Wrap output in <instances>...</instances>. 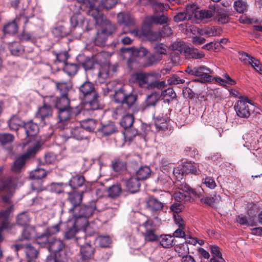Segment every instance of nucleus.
I'll use <instances>...</instances> for the list:
<instances>
[{"mask_svg": "<svg viewBox=\"0 0 262 262\" xmlns=\"http://www.w3.org/2000/svg\"><path fill=\"white\" fill-rule=\"evenodd\" d=\"M78 89L79 97L82 99L85 107L87 110L95 111L101 108L98 93L92 82H84Z\"/></svg>", "mask_w": 262, "mask_h": 262, "instance_id": "1", "label": "nucleus"}, {"mask_svg": "<svg viewBox=\"0 0 262 262\" xmlns=\"http://www.w3.org/2000/svg\"><path fill=\"white\" fill-rule=\"evenodd\" d=\"M182 189L191 194L194 199H200V202L209 206H213L215 204L218 203L221 200L219 195L214 194L213 195L208 196L204 195L203 190L199 188L198 190L192 188L189 185H182Z\"/></svg>", "mask_w": 262, "mask_h": 262, "instance_id": "2", "label": "nucleus"}, {"mask_svg": "<svg viewBox=\"0 0 262 262\" xmlns=\"http://www.w3.org/2000/svg\"><path fill=\"white\" fill-rule=\"evenodd\" d=\"M138 97L136 92L132 91L127 93L123 86L115 91L114 94V101L122 105H126L128 108H130L136 104Z\"/></svg>", "mask_w": 262, "mask_h": 262, "instance_id": "3", "label": "nucleus"}, {"mask_svg": "<svg viewBox=\"0 0 262 262\" xmlns=\"http://www.w3.org/2000/svg\"><path fill=\"white\" fill-rule=\"evenodd\" d=\"M89 15L92 16L98 25L101 27V31L108 36L115 33L116 27L115 24L112 23L98 8L89 12Z\"/></svg>", "mask_w": 262, "mask_h": 262, "instance_id": "4", "label": "nucleus"}, {"mask_svg": "<svg viewBox=\"0 0 262 262\" xmlns=\"http://www.w3.org/2000/svg\"><path fill=\"white\" fill-rule=\"evenodd\" d=\"M171 48L173 50L178 51L186 58L201 59L205 56L203 52H199L197 49L190 47L184 42H174Z\"/></svg>", "mask_w": 262, "mask_h": 262, "instance_id": "5", "label": "nucleus"}, {"mask_svg": "<svg viewBox=\"0 0 262 262\" xmlns=\"http://www.w3.org/2000/svg\"><path fill=\"white\" fill-rule=\"evenodd\" d=\"M100 200L92 201L86 204H82L75 210L77 215H81L87 219L92 217L96 210L101 211L103 209L100 207Z\"/></svg>", "mask_w": 262, "mask_h": 262, "instance_id": "6", "label": "nucleus"}, {"mask_svg": "<svg viewBox=\"0 0 262 262\" xmlns=\"http://www.w3.org/2000/svg\"><path fill=\"white\" fill-rule=\"evenodd\" d=\"M144 228L145 231L141 233L146 242H155L159 239L160 236L157 233V228L154 221L151 219H147L140 225Z\"/></svg>", "mask_w": 262, "mask_h": 262, "instance_id": "7", "label": "nucleus"}, {"mask_svg": "<svg viewBox=\"0 0 262 262\" xmlns=\"http://www.w3.org/2000/svg\"><path fill=\"white\" fill-rule=\"evenodd\" d=\"M16 20L19 23L24 24L23 28L26 30H31L36 26L37 21L33 14H29V10L23 9L16 17Z\"/></svg>", "mask_w": 262, "mask_h": 262, "instance_id": "8", "label": "nucleus"}, {"mask_svg": "<svg viewBox=\"0 0 262 262\" xmlns=\"http://www.w3.org/2000/svg\"><path fill=\"white\" fill-rule=\"evenodd\" d=\"M252 105L247 99H242L236 101L234 110L236 115L240 118H248L251 115Z\"/></svg>", "mask_w": 262, "mask_h": 262, "instance_id": "9", "label": "nucleus"}, {"mask_svg": "<svg viewBox=\"0 0 262 262\" xmlns=\"http://www.w3.org/2000/svg\"><path fill=\"white\" fill-rule=\"evenodd\" d=\"M15 186V183L12 178L9 177L6 179L1 181L0 185V192H6L7 195L3 196V201L10 204L11 203V196L12 195V190Z\"/></svg>", "mask_w": 262, "mask_h": 262, "instance_id": "10", "label": "nucleus"}, {"mask_svg": "<svg viewBox=\"0 0 262 262\" xmlns=\"http://www.w3.org/2000/svg\"><path fill=\"white\" fill-rule=\"evenodd\" d=\"M72 216L67 221V225L69 226L75 227L78 230L85 229L89 224V219L78 214L75 211L70 212Z\"/></svg>", "mask_w": 262, "mask_h": 262, "instance_id": "11", "label": "nucleus"}, {"mask_svg": "<svg viewBox=\"0 0 262 262\" xmlns=\"http://www.w3.org/2000/svg\"><path fill=\"white\" fill-rule=\"evenodd\" d=\"M52 115V107L50 105L44 103L42 106L38 107L35 113V118L39 120L42 125H45L46 124V120L51 117Z\"/></svg>", "mask_w": 262, "mask_h": 262, "instance_id": "12", "label": "nucleus"}, {"mask_svg": "<svg viewBox=\"0 0 262 262\" xmlns=\"http://www.w3.org/2000/svg\"><path fill=\"white\" fill-rule=\"evenodd\" d=\"M118 132L115 122L109 121L107 123H100L96 133L102 137H108Z\"/></svg>", "mask_w": 262, "mask_h": 262, "instance_id": "13", "label": "nucleus"}, {"mask_svg": "<svg viewBox=\"0 0 262 262\" xmlns=\"http://www.w3.org/2000/svg\"><path fill=\"white\" fill-rule=\"evenodd\" d=\"M83 193V191L78 192L75 190L68 192L67 200L72 205L69 209L70 212L75 211L81 205Z\"/></svg>", "mask_w": 262, "mask_h": 262, "instance_id": "14", "label": "nucleus"}, {"mask_svg": "<svg viewBox=\"0 0 262 262\" xmlns=\"http://www.w3.org/2000/svg\"><path fill=\"white\" fill-rule=\"evenodd\" d=\"M217 4H210L209 5L208 9H203L198 11L193 6L194 17L197 19L203 20L206 19H209L214 16L215 14V9Z\"/></svg>", "mask_w": 262, "mask_h": 262, "instance_id": "15", "label": "nucleus"}, {"mask_svg": "<svg viewBox=\"0 0 262 262\" xmlns=\"http://www.w3.org/2000/svg\"><path fill=\"white\" fill-rule=\"evenodd\" d=\"M212 71L205 66L195 67L194 76H197L198 79L196 81L202 83L211 82L213 79V77L209 75Z\"/></svg>", "mask_w": 262, "mask_h": 262, "instance_id": "16", "label": "nucleus"}, {"mask_svg": "<svg viewBox=\"0 0 262 262\" xmlns=\"http://www.w3.org/2000/svg\"><path fill=\"white\" fill-rule=\"evenodd\" d=\"M64 246L65 244L62 240L52 237L51 240L49 241L47 248L51 253L50 255L57 257V254L63 249Z\"/></svg>", "mask_w": 262, "mask_h": 262, "instance_id": "17", "label": "nucleus"}, {"mask_svg": "<svg viewBox=\"0 0 262 262\" xmlns=\"http://www.w3.org/2000/svg\"><path fill=\"white\" fill-rule=\"evenodd\" d=\"M131 33L134 34L135 36H138L139 37L144 36L147 40L151 41H158L161 39L162 34L159 32H154L151 30H134Z\"/></svg>", "mask_w": 262, "mask_h": 262, "instance_id": "18", "label": "nucleus"}, {"mask_svg": "<svg viewBox=\"0 0 262 262\" xmlns=\"http://www.w3.org/2000/svg\"><path fill=\"white\" fill-rule=\"evenodd\" d=\"M161 95L159 93L154 92L147 96L144 104L141 106L140 110L142 112H144L148 108L150 107H156L157 103L160 100Z\"/></svg>", "mask_w": 262, "mask_h": 262, "instance_id": "19", "label": "nucleus"}, {"mask_svg": "<svg viewBox=\"0 0 262 262\" xmlns=\"http://www.w3.org/2000/svg\"><path fill=\"white\" fill-rule=\"evenodd\" d=\"M80 246L81 259L78 262H89V260L94 256L95 248L90 244H86Z\"/></svg>", "mask_w": 262, "mask_h": 262, "instance_id": "20", "label": "nucleus"}, {"mask_svg": "<svg viewBox=\"0 0 262 262\" xmlns=\"http://www.w3.org/2000/svg\"><path fill=\"white\" fill-rule=\"evenodd\" d=\"M193 6H187L186 10L183 12H178L173 17V20L176 23L189 20L194 17Z\"/></svg>", "mask_w": 262, "mask_h": 262, "instance_id": "21", "label": "nucleus"}, {"mask_svg": "<svg viewBox=\"0 0 262 262\" xmlns=\"http://www.w3.org/2000/svg\"><path fill=\"white\" fill-rule=\"evenodd\" d=\"M56 92L57 96H69L72 85L65 81H55Z\"/></svg>", "mask_w": 262, "mask_h": 262, "instance_id": "22", "label": "nucleus"}, {"mask_svg": "<svg viewBox=\"0 0 262 262\" xmlns=\"http://www.w3.org/2000/svg\"><path fill=\"white\" fill-rule=\"evenodd\" d=\"M132 78L133 82L137 83L141 88H146L150 80L148 79L147 73L144 72L134 73L132 75Z\"/></svg>", "mask_w": 262, "mask_h": 262, "instance_id": "23", "label": "nucleus"}, {"mask_svg": "<svg viewBox=\"0 0 262 262\" xmlns=\"http://www.w3.org/2000/svg\"><path fill=\"white\" fill-rule=\"evenodd\" d=\"M118 23L127 27H133L135 24V19L130 14L120 12L117 15Z\"/></svg>", "mask_w": 262, "mask_h": 262, "instance_id": "24", "label": "nucleus"}, {"mask_svg": "<svg viewBox=\"0 0 262 262\" xmlns=\"http://www.w3.org/2000/svg\"><path fill=\"white\" fill-rule=\"evenodd\" d=\"M140 181L134 176L125 180L124 182L127 190L132 193L138 192L141 186Z\"/></svg>", "mask_w": 262, "mask_h": 262, "instance_id": "25", "label": "nucleus"}, {"mask_svg": "<svg viewBox=\"0 0 262 262\" xmlns=\"http://www.w3.org/2000/svg\"><path fill=\"white\" fill-rule=\"evenodd\" d=\"M182 165L183 166V170L185 171L186 174L191 173L198 175L203 171L201 167L203 166L202 164L187 162L184 163Z\"/></svg>", "mask_w": 262, "mask_h": 262, "instance_id": "26", "label": "nucleus"}, {"mask_svg": "<svg viewBox=\"0 0 262 262\" xmlns=\"http://www.w3.org/2000/svg\"><path fill=\"white\" fill-rule=\"evenodd\" d=\"M73 109L71 106L58 110L59 122L66 123L74 116Z\"/></svg>", "mask_w": 262, "mask_h": 262, "instance_id": "27", "label": "nucleus"}, {"mask_svg": "<svg viewBox=\"0 0 262 262\" xmlns=\"http://www.w3.org/2000/svg\"><path fill=\"white\" fill-rule=\"evenodd\" d=\"M111 167L114 172L121 174L127 170V163L125 161L117 158L112 161Z\"/></svg>", "mask_w": 262, "mask_h": 262, "instance_id": "28", "label": "nucleus"}, {"mask_svg": "<svg viewBox=\"0 0 262 262\" xmlns=\"http://www.w3.org/2000/svg\"><path fill=\"white\" fill-rule=\"evenodd\" d=\"M70 134L71 136L67 138L66 142H68L72 138L77 140H82L87 138L84 128L81 125L72 128L70 130Z\"/></svg>", "mask_w": 262, "mask_h": 262, "instance_id": "29", "label": "nucleus"}, {"mask_svg": "<svg viewBox=\"0 0 262 262\" xmlns=\"http://www.w3.org/2000/svg\"><path fill=\"white\" fill-rule=\"evenodd\" d=\"M215 9V14L214 15V19L218 23L224 24L227 23L229 20V16L227 14L226 11L221 8L217 4Z\"/></svg>", "mask_w": 262, "mask_h": 262, "instance_id": "30", "label": "nucleus"}, {"mask_svg": "<svg viewBox=\"0 0 262 262\" xmlns=\"http://www.w3.org/2000/svg\"><path fill=\"white\" fill-rule=\"evenodd\" d=\"M85 181L83 176L76 174L70 179L68 185L73 190H76L83 186Z\"/></svg>", "mask_w": 262, "mask_h": 262, "instance_id": "31", "label": "nucleus"}, {"mask_svg": "<svg viewBox=\"0 0 262 262\" xmlns=\"http://www.w3.org/2000/svg\"><path fill=\"white\" fill-rule=\"evenodd\" d=\"M27 137H33L36 135L39 132L38 125L32 120L25 122L24 128Z\"/></svg>", "mask_w": 262, "mask_h": 262, "instance_id": "32", "label": "nucleus"}, {"mask_svg": "<svg viewBox=\"0 0 262 262\" xmlns=\"http://www.w3.org/2000/svg\"><path fill=\"white\" fill-rule=\"evenodd\" d=\"M151 169L149 166H142L136 171V176L140 181H144L149 178L151 176Z\"/></svg>", "mask_w": 262, "mask_h": 262, "instance_id": "33", "label": "nucleus"}, {"mask_svg": "<svg viewBox=\"0 0 262 262\" xmlns=\"http://www.w3.org/2000/svg\"><path fill=\"white\" fill-rule=\"evenodd\" d=\"M184 184H187L186 183H183L181 184L179 187V188L183 192H176L174 194L175 199L180 202L182 201H189L191 198L194 199L191 194H189L188 192L184 191L183 189H182V185Z\"/></svg>", "mask_w": 262, "mask_h": 262, "instance_id": "34", "label": "nucleus"}, {"mask_svg": "<svg viewBox=\"0 0 262 262\" xmlns=\"http://www.w3.org/2000/svg\"><path fill=\"white\" fill-rule=\"evenodd\" d=\"M52 33L55 37L62 38L72 34V30H69L63 25H60L53 28Z\"/></svg>", "mask_w": 262, "mask_h": 262, "instance_id": "35", "label": "nucleus"}, {"mask_svg": "<svg viewBox=\"0 0 262 262\" xmlns=\"http://www.w3.org/2000/svg\"><path fill=\"white\" fill-rule=\"evenodd\" d=\"M70 99L69 96H57L55 102V106L57 109L70 107Z\"/></svg>", "mask_w": 262, "mask_h": 262, "instance_id": "36", "label": "nucleus"}, {"mask_svg": "<svg viewBox=\"0 0 262 262\" xmlns=\"http://www.w3.org/2000/svg\"><path fill=\"white\" fill-rule=\"evenodd\" d=\"M146 205L152 212L158 211L163 207V204L154 197H150L147 201Z\"/></svg>", "mask_w": 262, "mask_h": 262, "instance_id": "37", "label": "nucleus"}, {"mask_svg": "<svg viewBox=\"0 0 262 262\" xmlns=\"http://www.w3.org/2000/svg\"><path fill=\"white\" fill-rule=\"evenodd\" d=\"M79 9L78 8V11L74 14L70 19L71 28L68 29L72 30V33L77 27H79V23L81 24L83 23L84 17L80 14Z\"/></svg>", "mask_w": 262, "mask_h": 262, "instance_id": "38", "label": "nucleus"}, {"mask_svg": "<svg viewBox=\"0 0 262 262\" xmlns=\"http://www.w3.org/2000/svg\"><path fill=\"white\" fill-rule=\"evenodd\" d=\"M121 51L123 52H129L132 53L133 56L139 57H144L148 53V50L144 47H140L139 48H122Z\"/></svg>", "mask_w": 262, "mask_h": 262, "instance_id": "39", "label": "nucleus"}, {"mask_svg": "<svg viewBox=\"0 0 262 262\" xmlns=\"http://www.w3.org/2000/svg\"><path fill=\"white\" fill-rule=\"evenodd\" d=\"M77 2L79 4L78 8L80 9H83L84 10L85 8L89 9L88 10V14L89 15V12L92 10H97L98 8L95 7V5L97 2V0H76Z\"/></svg>", "mask_w": 262, "mask_h": 262, "instance_id": "40", "label": "nucleus"}, {"mask_svg": "<svg viewBox=\"0 0 262 262\" xmlns=\"http://www.w3.org/2000/svg\"><path fill=\"white\" fill-rule=\"evenodd\" d=\"M25 122L22 121L20 118L14 116L9 120L8 124L10 128L12 130H17L19 127L24 128Z\"/></svg>", "mask_w": 262, "mask_h": 262, "instance_id": "41", "label": "nucleus"}, {"mask_svg": "<svg viewBox=\"0 0 262 262\" xmlns=\"http://www.w3.org/2000/svg\"><path fill=\"white\" fill-rule=\"evenodd\" d=\"M99 124L100 123L96 120L88 119L84 121L81 124V126L84 128V131L86 130L89 132H95L96 133L98 128L97 126H99Z\"/></svg>", "mask_w": 262, "mask_h": 262, "instance_id": "42", "label": "nucleus"}, {"mask_svg": "<svg viewBox=\"0 0 262 262\" xmlns=\"http://www.w3.org/2000/svg\"><path fill=\"white\" fill-rule=\"evenodd\" d=\"M79 70V66L76 63L65 62L63 68V71L69 76H74Z\"/></svg>", "mask_w": 262, "mask_h": 262, "instance_id": "43", "label": "nucleus"}, {"mask_svg": "<svg viewBox=\"0 0 262 262\" xmlns=\"http://www.w3.org/2000/svg\"><path fill=\"white\" fill-rule=\"evenodd\" d=\"M21 41L34 42L36 39V35L34 31L31 30H26L23 28V31L19 36Z\"/></svg>", "mask_w": 262, "mask_h": 262, "instance_id": "44", "label": "nucleus"}, {"mask_svg": "<svg viewBox=\"0 0 262 262\" xmlns=\"http://www.w3.org/2000/svg\"><path fill=\"white\" fill-rule=\"evenodd\" d=\"M18 22L16 18L4 26L3 31L5 34H13L16 33L18 30Z\"/></svg>", "mask_w": 262, "mask_h": 262, "instance_id": "45", "label": "nucleus"}, {"mask_svg": "<svg viewBox=\"0 0 262 262\" xmlns=\"http://www.w3.org/2000/svg\"><path fill=\"white\" fill-rule=\"evenodd\" d=\"M122 191L121 185L118 184L110 186L107 190L108 196L113 199L118 197L121 194Z\"/></svg>", "mask_w": 262, "mask_h": 262, "instance_id": "46", "label": "nucleus"}, {"mask_svg": "<svg viewBox=\"0 0 262 262\" xmlns=\"http://www.w3.org/2000/svg\"><path fill=\"white\" fill-rule=\"evenodd\" d=\"M233 7L237 12L244 13L248 10V5L246 1L236 0L234 2Z\"/></svg>", "mask_w": 262, "mask_h": 262, "instance_id": "47", "label": "nucleus"}, {"mask_svg": "<svg viewBox=\"0 0 262 262\" xmlns=\"http://www.w3.org/2000/svg\"><path fill=\"white\" fill-rule=\"evenodd\" d=\"M109 36L101 30L97 32L95 38L94 42L98 46H104Z\"/></svg>", "mask_w": 262, "mask_h": 262, "instance_id": "48", "label": "nucleus"}, {"mask_svg": "<svg viewBox=\"0 0 262 262\" xmlns=\"http://www.w3.org/2000/svg\"><path fill=\"white\" fill-rule=\"evenodd\" d=\"M26 159L21 156L17 158L14 162L13 165L12 166L11 169L13 171L15 172H19L21 169L24 167Z\"/></svg>", "mask_w": 262, "mask_h": 262, "instance_id": "49", "label": "nucleus"}, {"mask_svg": "<svg viewBox=\"0 0 262 262\" xmlns=\"http://www.w3.org/2000/svg\"><path fill=\"white\" fill-rule=\"evenodd\" d=\"M174 250L178 253V256L181 257L182 258L188 255L189 253L188 246L185 243L176 245Z\"/></svg>", "mask_w": 262, "mask_h": 262, "instance_id": "50", "label": "nucleus"}, {"mask_svg": "<svg viewBox=\"0 0 262 262\" xmlns=\"http://www.w3.org/2000/svg\"><path fill=\"white\" fill-rule=\"evenodd\" d=\"M134 122V117L132 114H127L123 116L120 121V125L125 129L131 127Z\"/></svg>", "mask_w": 262, "mask_h": 262, "instance_id": "51", "label": "nucleus"}, {"mask_svg": "<svg viewBox=\"0 0 262 262\" xmlns=\"http://www.w3.org/2000/svg\"><path fill=\"white\" fill-rule=\"evenodd\" d=\"M160 244L163 248H169L175 245L176 241L172 236L165 235L161 240Z\"/></svg>", "mask_w": 262, "mask_h": 262, "instance_id": "52", "label": "nucleus"}, {"mask_svg": "<svg viewBox=\"0 0 262 262\" xmlns=\"http://www.w3.org/2000/svg\"><path fill=\"white\" fill-rule=\"evenodd\" d=\"M36 243L40 245L41 247H47L48 246L49 241H50L52 237H50L45 232L39 235H36Z\"/></svg>", "mask_w": 262, "mask_h": 262, "instance_id": "53", "label": "nucleus"}, {"mask_svg": "<svg viewBox=\"0 0 262 262\" xmlns=\"http://www.w3.org/2000/svg\"><path fill=\"white\" fill-rule=\"evenodd\" d=\"M47 176V172L42 168H38L32 171L30 174V178L32 180H41Z\"/></svg>", "mask_w": 262, "mask_h": 262, "instance_id": "54", "label": "nucleus"}, {"mask_svg": "<svg viewBox=\"0 0 262 262\" xmlns=\"http://www.w3.org/2000/svg\"><path fill=\"white\" fill-rule=\"evenodd\" d=\"M13 208V205L9 207L7 209L5 210H2L0 211V219H3V221L2 222V223L0 224V226L3 223H4L5 221H7L8 222L9 226V228L6 229V230H8L11 229V225L9 221L8 220V218L9 217L10 213L12 211Z\"/></svg>", "mask_w": 262, "mask_h": 262, "instance_id": "55", "label": "nucleus"}, {"mask_svg": "<svg viewBox=\"0 0 262 262\" xmlns=\"http://www.w3.org/2000/svg\"><path fill=\"white\" fill-rule=\"evenodd\" d=\"M25 248V253L27 256L30 258V259L33 260L37 257L38 252L32 247L30 244H26L24 245Z\"/></svg>", "mask_w": 262, "mask_h": 262, "instance_id": "56", "label": "nucleus"}, {"mask_svg": "<svg viewBox=\"0 0 262 262\" xmlns=\"http://www.w3.org/2000/svg\"><path fill=\"white\" fill-rule=\"evenodd\" d=\"M9 49L11 53L14 56H19L21 53V47L19 42L14 41L9 43Z\"/></svg>", "mask_w": 262, "mask_h": 262, "instance_id": "57", "label": "nucleus"}, {"mask_svg": "<svg viewBox=\"0 0 262 262\" xmlns=\"http://www.w3.org/2000/svg\"><path fill=\"white\" fill-rule=\"evenodd\" d=\"M30 221V218L27 212H23L17 215V222L20 226H25L28 225Z\"/></svg>", "mask_w": 262, "mask_h": 262, "instance_id": "58", "label": "nucleus"}, {"mask_svg": "<svg viewBox=\"0 0 262 262\" xmlns=\"http://www.w3.org/2000/svg\"><path fill=\"white\" fill-rule=\"evenodd\" d=\"M67 186L66 183L53 182L51 184L50 189L52 191L60 194L64 192V188Z\"/></svg>", "mask_w": 262, "mask_h": 262, "instance_id": "59", "label": "nucleus"}, {"mask_svg": "<svg viewBox=\"0 0 262 262\" xmlns=\"http://www.w3.org/2000/svg\"><path fill=\"white\" fill-rule=\"evenodd\" d=\"M236 221L242 225H246L248 226H253L256 225L254 220L249 219L248 220L247 216L242 214L239 215L236 217Z\"/></svg>", "mask_w": 262, "mask_h": 262, "instance_id": "60", "label": "nucleus"}, {"mask_svg": "<svg viewBox=\"0 0 262 262\" xmlns=\"http://www.w3.org/2000/svg\"><path fill=\"white\" fill-rule=\"evenodd\" d=\"M68 230L64 232V237L66 239L70 240L75 238L76 240L78 241V238L75 237L76 234L78 232V230L75 227L68 226Z\"/></svg>", "mask_w": 262, "mask_h": 262, "instance_id": "61", "label": "nucleus"}, {"mask_svg": "<svg viewBox=\"0 0 262 262\" xmlns=\"http://www.w3.org/2000/svg\"><path fill=\"white\" fill-rule=\"evenodd\" d=\"M166 85L165 81H158L157 80L149 82L146 88L149 90L157 89L158 90L162 89Z\"/></svg>", "mask_w": 262, "mask_h": 262, "instance_id": "62", "label": "nucleus"}, {"mask_svg": "<svg viewBox=\"0 0 262 262\" xmlns=\"http://www.w3.org/2000/svg\"><path fill=\"white\" fill-rule=\"evenodd\" d=\"M23 237L27 240H31L35 238L36 234L34 228L28 227L26 228L23 232Z\"/></svg>", "mask_w": 262, "mask_h": 262, "instance_id": "63", "label": "nucleus"}, {"mask_svg": "<svg viewBox=\"0 0 262 262\" xmlns=\"http://www.w3.org/2000/svg\"><path fill=\"white\" fill-rule=\"evenodd\" d=\"M97 63L94 58L86 57L82 62V66L85 71L92 70Z\"/></svg>", "mask_w": 262, "mask_h": 262, "instance_id": "64", "label": "nucleus"}]
</instances>
